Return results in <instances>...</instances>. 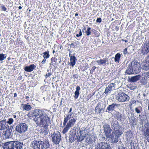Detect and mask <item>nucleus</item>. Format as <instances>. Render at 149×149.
I'll list each match as a JSON object with an SVG mask.
<instances>
[{
    "mask_svg": "<svg viewBox=\"0 0 149 149\" xmlns=\"http://www.w3.org/2000/svg\"><path fill=\"white\" fill-rule=\"evenodd\" d=\"M148 109L149 111V106H148Z\"/></svg>",
    "mask_w": 149,
    "mask_h": 149,
    "instance_id": "obj_60",
    "label": "nucleus"
},
{
    "mask_svg": "<svg viewBox=\"0 0 149 149\" xmlns=\"http://www.w3.org/2000/svg\"><path fill=\"white\" fill-rule=\"evenodd\" d=\"M141 67L142 69L146 70L149 69V61L147 60H143L141 63Z\"/></svg>",
    "mask_w": 149,
    "mask_h": 149,
    "instance_id": "obj_12",
    "label": "nucleus"
},
{
    "mask_svg": "<svg viewBox=\"0 0 149 149\" xmlns=\"http://www.w3.org/2000/svg\"><path fill=\"white\" fill-rule=\"evenodd\" d=\"M91 28L90 27H88L87 29V30L85 32L87 36H89L91 34V32L90 30Z\"/></svg>",
    "mask_w": 149,
    "mask_h": 149,
    "instance_id": "obj_35",
    "label": "nucleus"
},
{
    "mask_svg": "<svg viewBox=\"0 0 149 149\" xmlns=\"http://www.w3.org/2000/svg\"><path fill=\"white\" fill-rule=\"evenodd\" d=\"M1 8L2 10H3L4 11H6L7 8L5 7V6H4L2 5L1 6Z\"/></svg>",
    "mask_w": 149,
    "mask_h": 149,
    "instance_id": "obj_43",
    "label": "nucleus"
},
{
    "mask_svg": "<svg viewBox=\"0 0 149 149\" xmlns=\"http://www.w3.org/2000/svg\"><path fill=\"white\" fill-rule=\"evenodd\" d=\"M5 54H0V60L3 61L6 58V56H5Z\"/></svg>",
    "mask_w": 149,
    "mask_h": 149,
    "instance_id": "obj_36",
    "label": "nucleus"
},
{
    "mask_svg": "<svg viewBox=\"0 0 149 149\" xmlns=\"http://www.w3.org/2000/svg\"><path fill=\"white\" fill-rule=\"evenodd\" d=\"M77 60L74 56H71L70 58V65L73 67L75 64L76 61Z\"/></svg>",
    "mask_w": 149,
    "mask_h": 149,
    "instance_id": "obj_22",
    "label": "nucleus"
},
{
    "mask_svg": "<svg viewBox=\"0 0 149 149\" xmlns=\"http://www.w3.org/2000/svg\"><path fill=\"white\" fill-rule=\"evenodd\" d=\"M125 42H127V40H123Z\"/></svg>",
    "mask_w": 149,
    "mask_h": 149,
    "instance_id": "obj_58",
    "label": "nucleus"
},
{
    "mask_svg": "<svg viewBox=\"0 0 149 149\" xmlns=\"http://www.w3.org/2000/svg\"><path fill=\"white\" fill-rule=\"evenodd\" d=\"M28 126L25 123H20L16 126V131L18 132L21 133L27 131Z\"/></svg>",
    "mask_w": 149,
    "mask_h": 149,
    "instance_id": "obj_6",
    "label": "nucleus"
},
{
    "mask_svg": "<svg viewBox=\"0 0 149 149\" xmlns=\"http://www.w3.org/2000/svg\"><path fill=\"white\" fill-rule=\"evenodd\" d=\"M144 131V134L148 142H149V127L146 128Z\"/></svg>",
    "mask_w": 149,
    "mask_h": 149,
    "instance_id": "obj_26",
    "label": "nucleus"
},
{
    "mask_svg": "<svg viewBox=\"0 0 149 149\" xmlns=\"http://www.w3.org/2000/svg\"><path fill=\"white\" fill-rule=\"evenodd\" d=\"M86 30V28H85V27H84V29H83L82 30V31L83 32H84V31L85 30Z\"/></svg>",
    "mask_w": 149,
    "mask_h": 149,
    "instance_id": "obj_52",
    "label": "nucleus"
},
{
    "mask_svg": "<svg viewBox=\"0 0 149 149\" xmlns=\"http://www.w3.org/2000/svg\"><path fill=\"white\" fill-rule=\"evenodd\" d=\"M54 52H55V51H54V50H53V53H54Z\"/></svg>",
    "mask_w": 149,
    "mask_h": 149,
    "instance_id": "obj_59",
    "label": "nucleus"
},
{
    "mask_svg": "<svg viewBox=\"0 0 149 149\" xmlns=\"http://www.w3.org/2000/svg\"><path fill=\"white\" fill-rule=\"evenodd\" d=\"M81 132V131L80 130V132Z\"/></svg>",
    "mask_w": 149,
    "mask_h": 149,
    "instance_id": "obj_63",
    "label": "nucleus"
},
{
    "mask_svg": "<svg viewBox=\"0 0 149 149\" xmlns=\"http://www.w3.org/2000/svg\"><path fill=\"white\" fill-rule=\"evenodd\" d=\"M75 16H78V13H76V14H75Z\"/></svg>",
    "mask_w": 149,
    "mask_h": 149,
    "instance_id": "obj_54",
    "label": "nucleus"
},
{
    "mask_svg": "<svg viewBox=\"0 0 149 149\" xmlns=\"http://www.w3.org/2000/svg\"><path fill=\"white\" fill-rule=\"evenodd\" d=\"M96 62L99 65H108L109 64L108 61V59L107 58L100 59V60H97L96 61Z\"/></svg>",
    "mask_w": 149,
    "mask_h": 149,
    "instance_id": "obj_15",
    "label": "nucleus"
},
{
    "mask_svg": "<svg viewBox=\"0 0 149 149\" xmlns=\"http://www.w3.org/2000/svg\"><path fill=\"white\" fill-rule=\"evenodd\" d=\"M22 107L23 110H26V111H28L31 110L32 107L31 105L27 104H22Z\"/></svg>",
    "mask_w": 149,
    "mask_h": 149,
    "instance_id": "obj_21",
    "label": "nucleus"
},
{
    "mask_svg": "<svg viewBox=\"0 0 149 149\" xmlns=\"http://www.w3.org/2000/svg\"><path fill=\"white\" fill-rule=\"evenodd\" d=\"M130 99V97L127 95L123 92L119 93L116 97L117 100L120 102L127 101Z\"/></svg>",
    "mask_w": 149,
    "mask_h": 149,
    "instance_id": "obj_5",
    "label": "nucleus"
},
{
    "mask_svg": "<svg viewBox=\"0 0 149 149\" xmlns=\"http://www.w3.org/2000/svg\"><path fill=\"white\" fill-rule=\"evenodd\" d=\"M86 141L88 144L91 143L93 141L91 137L89 135H87L86 139Z\"/></svg>",
    "mask_w": 149,
    "mask_h": 149,
    "instance_id": "obj_32",
    "label": "nucleus"
},
{
    "mask_svg": "<svg viewBox=\"0 0 149 149\" xmlns=\"http://www.w3.org/2000/svg\"><path fill=\"white\" fill-rule=\"evenodd\" d=\"M135 102V101L134 100H133L132 101V102L131 104V106Z\"/></svg>",
    "mask_w": 149,
    "mask_h": 149,
    "instance_id": "obj_48",
    "label": "nucleus"
},
{
    "mask_svg": "<svg viewBox=\"0 0 149 149\" xmlns=\"http://www.w3.org/2000/svg\"><path fill=\"white\" fill-rule=\"evenodd\" d=\"M11 133L9 130H7L5 131L4 134L6 139L10 138L11 136Z\"/></svg>",
    "mask_w": 149,
    "mask_h": 149,
    "instance_id": "obj_25",
    "label": "nucleus"
},
{
    "mask_svg": "<svg viewBox=\"0 0 149 149\" xmlns=\"http://www.w3.org/2000/svg\"><path fill=\"white\" fill-rule=\"evenodd\" d=\"M72 108H71L70 109V110L69 111V113H70L72 111Z\"/></svg>",
    "mask_w": 149,
    "mask_h": 149,
    "instance_id": "obj_51",
    "label": "nucleus"
},
{
    "mask_svg": "<svg viewBox=\"0 0 149 149\" xmlns=\"http://www.w3.org/2000/svg\"><path fill=\"white\" fill-rule=\"evenodd\" d=\"M13 119L12 118H9L8 119V121L7 122V123L9 125H11L13 123Z\"/></svg>",
    "mask_w": 149,
    "mask_h": 149,
    "instance_id": "obj_37",
    "label": "nucleus"
},
{
    "mask_svg": "<svg viewBox=\"0 0 149 149\" xmlns=\"http://www.w3.org/2000/svg\"><path fill=\"white\" fill-rule=\"evenodd\" d=\"M16 149H20L22 147L23 143L19 141H16Z\"/></svg>",
    "mask_w": 149,
    "mask_h": 149,
    "instance_id": "obj_31",
    "label": "nucleus"
},
{
    "mask_svg": "<svg viewBox=\"0 0 149 149\" xmlns=\"http://www.w3.org/2000/svg\"><path fill=\"white\" fill-rule=\"evenodd\" d=\"M52 138V141L56 144H58L61 140V136L60 133L58 132H54L51 135Z\"/></svg>",
    "mask_w": 149,
    "mask_h": 149,
    "instance_id": "obj_7",
    "label": "nucleus"
},
{
    "mask_svg": "<svg viewBox=\"0 0 149 149\" xmlns=\"http://www.w3.org/2000/svg\"><path fill=\"white\" fill-rule=\"evenodd\" d=\"M75 116L74 114L72 113L68 114L65 117L63 123V125H65L68 120H69L63 130V134L67 132L71 127H73L75 125L77 120V118Z\"/></svg>",
    "mask_w": 149,
    "mask_h": 149,
    "instance_id": "obj_2",
    "label": "nucleus"
},
{
    "mask_svg": "<svg viewBox=\"0 0 149 149\" xmlns=\"http://www.w3.org/2000/svg\"><path fill=\"white\" fill-rule=\"evenodd\" d=\"M74 44H75V46H76L77 47H78L79 46V42L77 41L75 42Z\"/></svg>",
    "mask_w": 149,
    "mask_h": 149,
    "instance_id": "obj_46",
    "label": "nucleus"
},
{
    "mask_svg": "<svg viewBox=\"0 0 149 149\" xmlns=\"http://www.w3.org/2000/svg\"><path fill=\"white\" fill-rule=\"evenodd\" d=\"M80 89V88L79 86H77L76 88V91L74 93L75 95L74 96V97L75 99H77L79 96V91Z\"/></svg>",
    "mask_w": 149,
    "mask_h": 149,
    "instance_id": "obj_27",
    "label": "nucleus"
},
{
    "mask_svg": "<svg viewBox=\"0 0 149 149\" xmlns=\"http://www.w3.org/2000/svg\"><path fill=\"white\" fill-rule=\"evenodd\" d=\"M22 78V77H18V79H20L21 78Z\"/></svg>",
    "mask_w": 149,
    "mask_h": 149,
    "instance_id": "obj_55",
    "label": "nucleus"
},
{
    "mask_svg": "<svg viewBox=\"0 0 149 149\" xmlns=\"http://www.w3.org/2000/svg\"><path fill=\"white\" fill-rule=\"evenodd\" d=\"M19 9L21 10L22 8V7L21 6H19L18 7Z\"/></svg>",
    "mask_w": 149,
    "mask_h": 149,
    "instance_id": "obj_53",
    "label": "nucleus"
},
{
    "mask_svg": "<svg viewBox=\"0 0 149 149\" xmlns=\"http://www.w3.org/2000/svg\"><path fill=\"white\" fill-rule=\"evenodd\" d=\"M46 59L45 58H44L43 60L42 61V64H44L46 62Z\"/></svg>",
    "mask_w": 149,
    "mask_h": 149,
    "instance_id": "obj_47",
    "label": "nucleus"
},
{
    "mask_svg": "<svg viewBox=\"0 0 149 149\" xmlns=\"http://www.w3.org/2000/svg\"><path fill=\"white\" fill-rule=\"evenodd\" d=\"M36 66L33 64L30 65L29 66H26L24 68V70L27 72H30L36 68Z\"/></svg>",
    "mask_w": 149,
    "mask_h": 149,
    "instance_id": "obj_19",
    "label": "nucleus"
},
{
    "mask_svg": "<svg viewBox=\"0 0 149 149\" xmlns=\"http://www.w3.org/2000/svg\"><path fill=\"white\" fill-rule=\"evenodd\" d=\"M102 21V19L100 18H98L96 20V22H97L100 23Z\"/></svg>",
    "mask_w": 149,
    "mask_h": 149,
    "instance_id": "obj_44",
    "label": "nucleus"
},
{
    "mask_svg": "<svg viewBox=\"0 0 149 149\" xmlns=\"http://www.w3.org/2000/svg\"><path fill=\"white\" fill-rule=\"evenodd\" d=\"M104 132L106 137L111 134L112 130L110 128V126L107 124H105L103 126Z\"/></svg>",
    "mask_w": 149,
    "mask_h": 149,
    "instance_id": "obj_13",
    "label": "nucleus"
},
{
    "mask_svg": "<svg viewBox=\"0 0 149 149\" xmlns=\"http://www.w3.org/2000/svg\"><path fill=\"white\" fill-rule=\"evenodd\" d=\"M110 142L113 143H115L118 141V136L115 134L114 132L107 137Z\"/></svg>",
    "mask_w": 149,
    "mask_h": 149,
    "instance_id": "obj_9",
    "label": "nucleus"
},
{
    "mask_svg": "<svg viewBox=\"0 0 149 149\" xmlns=\"http://www.w3.org/2000/svg\"><path fill=\"white\" fill-rule=\"evenodd\" d=\"M52 73L51 72L48 73V74H46L45 76V77L47 78L48 77H49V76L52 75Z\"/></svg>",
    "mask_w": 149,
    "mask_h": 149,
    "instance_id": "obj_42",
    "label": "nucleus"
},
{
    "mask_svg": "<svg viewBox=\"0 0 149 149\" xmlns=\"http://www.w3.org/2000/svg\"><path fill=\"white\" fill-rule=\"evenodd\" d=\"M8 126L6 120H1L0 121V130H2L7 129Z\"/></svg>",
    "mask_w": 149,
    "mask_h": 149,
    "instance_id": "obj_14",
    "label": "nucleus"
},
{
    "mask_svg": "<svg viewBox=\"0 0 149 149\" xmlns=\"http://www.w3.org/2000/svg\"><path fill=\"white\" fill-rule=\"evenodd\" d=\"M85 137L84 136L81 135V134L80 135L76 136L75 139L78 142H81L84 139Z\"/></svg>",
    "mask_w": 149,
    "mask_h": 149,
    "instance_id": "obj_29",
    "label": "nucleus"
},
{
    "mask_svg": "<svg viewBox=\"0 0 149 149\" xmlns=\"http://www.w3.org/2000/svg\"><path fill=\"white\" fill-rule=\"evenodd\" d=\"M127 48H125L124 49L123 51L124 54H126L127 53Z\"/></svg>",
    "mask_w": 149,
    "mask_h": 149,
    "instance_id": "obj_45",
    "label": "nucleus"
},
{
    "mask_svg": "<svg viewBox=\"0 0 149 149\" xmlns=\"http://www.w3.org/2000/svg\"><path fill=\"white\" fill-rule=\"evenodd\" d=\"M74 44H73V43H72L71 44V46H74Z\"/></svg>",
    "mask_w": 149,
    "mask_h": 149,
    "instance_id": "obj_57",
    "label": "nucleus"
},
{
    "mask_svg": "<svg viewBox=\"0 0 149 149\" xmlns=\"http://www.w3.org/2000/svg\"><path fill=\"white\" fill-rule=\"evenodd\" d=\"M28 117H32L38 126L46 129L50 123V118L44 111L40 109L33 110L27 114Z\"/></svg>",
    "mask_w": 149,
    "mask_h": 149,
    "instance_id": "obj_1",
    "label": "nucleus"
},
{
    "mask_svg": "<svg viewBox=\"0 0 149 149\" xmlns=\"http://www.w3.org/2000/svg\"><path fill=\"white\" fill-rule=\"evenodd\" d=\"M118 123L116 121L112 122L111 123V127L116 133L117 131H118L119 129V125Z\"/></svg>",
    "mask_w": 149,
    "mask_h": 149,
    "instance_id": "obj_16",
    "label": "nucleus"
},
{
    "mask_svg": "<svg viewBox=\"0 0 149 149\" xmlns=\"http://www.w3.org/2000/svg\"><path fill=\"white\" fill-rule=\"evenodd\" d=\"M101 104L100 103H98L95 108V111L96 113H100L101 112H103L102 108H101Z\"/></svg>",
    "mask_w": 149,
    "mask_h": 149,
    "instance_id": "obj_20",
    "label": "nucleus"
},
{
    "mask_svg": "<svg viewBox=\"0 0 149 149\" xmlns=\"http://www.w3.org/2000/svg\"><path fill=\"white\" fill-rule=\"evenodd\" d=\"M49 51H47L46 52H45L43 53V56L44 58H47L49 57Z\"/></svg>",
    "mask_w": 149,
    "mask_h": 149,
    "instance_id": "obj_33",
    "label": "nucleus"
},
{
    "mask_svg": "<svg viewBox=\"0 0 149 149\" xmlns=\"http://www.w3.org/2000/svg\"><path fill=\"white\" fill-rule=\"evenodd\" d=\"M3 146L4 149H14L12 141L6 142Z\"/></svg>",
    "mask_w": 149,
    "mask_h": 149,
    "instance_id": "obj_17",
    "label": "nucleus"
},
{
    "mask_svg": "<svg viewBox=\"0 0 149 149\" xmlns=\"http://www.w3.org/2000/svg\"><path fill=\"white\" fill-rule=\"evenodd\" d=\"M31 146L34 149H43L48 148L49 144L47 140L45 139L44 141L34 140L33 141Z\"/></svg>",
    "mask_w": 149,
    "mask_h": 149,
    "instance_id": "obj_4",
    "label": "nucleus"
},
{
    "mask_svg": "<svg viewBox=\"0 0 149 149\" xmlns=\"http://www.w3.org/2000/svg\"><path fill=\"white\" fill-rule=\"evenodd\" d=\"M149 52V46L148 45H145L143 48L141 52L143 54H147Z\"/></svg>",
    "mask_w": 149,
    "mask_h": 149,
    "instance_id": "obj_24",
    "label": "nucleus"
},
{
    "mask_svg": "<svg viewBox=\"0 0 149 149\" xmlns=\"http://www.w3.org/2000/svg\"><path fill=\"white\" fill-rule=\"evenodd\" d=\"M13 148H14V149H16V141H12Z\"/></svg>",
    "mask_w": 149,
    "mask_h": 149,
    "instance_id": "obj_40",
    "label": "nucleus"
},
{
    "mask_svg": "<svg viewBox=\"0 0 149 149\" xmlns=\"http://www.w3.org/2000/svg\"><path fill=\"white\" fill-rule=\"evenodd\" d=\"M148 57L149 58V55H148Z\"/></svg>",
    "mask_w": 149,
    "mask_h": 149,
    "instance_id": "obj_62",
    "label": "nucleus"
},
{
    "mask_svg": "<svg viewBox=\"0 0 149 149\" xmlns=\"http://www.w3.org/2000/svg\"><path fill=\"white\" fill-rule=\"evenodd\" d=\"M129 87L130 89L131 90H134L136 88L137 86L135 85L132 86V85H130Z\"/></svg>",
    "mask_w": 149,
    "mask_h": 149,
    "instance_id": "obj_39",
    "label": "nucleus"
},
{
    "mask_svg": "<svg viewBox=\"0 0 149 149\" xmlns=\"http://www.w3.org/2000/svg\"><path fill=\"white\" fill-rule=\"evenodd\" d=\"M54 58H52L51 59V62L50 63V65H52L54 66L55 65H56V62L55 61H54Z\"/></svg>",
    "mask_w": 149,
    "mask_h": 149,
    "instance_id": "obj_38",
    "label": "nucleus"
},
{
    "mask_svg": "<svg viewBox=\"0 0 149 149\" xmlns=\"http://www.w3.org/2000/svg\"><path fill=\"white\" fill-rule=\"evenodd\" d=\"M120 105V104H116L114 103H113L109 105L106 110V111L109 113L110 112L113 111L116 108L119 107Z\"/></svg>",
    "mask_w": 149,
    "mask_h": 149,
    "instance_id": "obj_11",
    "label": "nucleus"
},
{
    "mask_svg": "<svg viewBox=\"0 0 149 149\" xmlns=\"http://www.w3.org/2000/svg\"><path fill=\"white\" fill-rule=\"evenodd\" d=\"M121 57V55L119 53H117L115 56L114 58L115 61L118 63Z\"/></svg>",
    "mask_w": 149,
    "mask_h": 149,
    "instance_id": "obj_30",
    "label": "nucleus"
},
{
    "mask_svg": "<svg viewBox=\"0 0 149 149\" xmlns=\"http://www.w3.org/2000/svg\"><path fill=\"white\" fill-rule=\"evenodd\" d=\"M79 34H77L76 35V36L77 37L81 36L82 35V33L81 30L80 29H79Z\"/></svg>",
    "mask_w": 149,
    "mask_h": 149,
    "instance_id": "obj_41",
    "label": "nucleus"
},
{
    "mask_svg": "<svg viewBox=\"0 0 149 149\" xmlns=\"http://www.w3.org/2000/svg\"><path fill=\"white\" fill-rule=\"evenodd\" d=\"M13 116L14 118H15L16 117V116L15 115H13Z\"/></svg>",
    "mask_w": 149,
    "mask_h": 149,
    "instance_id": "obj_56",
    "label": "nucleus"
},
{
    "mask_svg": "<svg viewBox=\"0 0 149 149\" xmlns=\"http://www.w3.org/2000/svg\"><path fill=\"white\" fill-rule=\"evenodd\" d=\"M17 96V93H15L14 94V97H16V96Z\"/></svg>",
    "mask_w": 149,
    "mask_h": 149,
    "instance_id": "obj_50",
    "label": "nucleus"
},
{
    "mask_svg": "<svg viewBox=\"0 0 149 149\" xmlns=\"http://www.w3.org/2000/svg\"><path fill=\"white\" fill-rule=\"evenodd\" d=\"M143 95H144V96H146V94H143Z\"/></svg>",
    "mask_w": 149,
    "mask_h": 149,
    "instance_id": "obj_61",
    "label": "nucleus"
},
{
    "mask_svg": "<svg viewBox=\"0 0 149 149\" xmlns=\"http://www.w3.org/2000/svg\"><path fill=\"white\" fill-rule=\"evenodd\" d=\"M110 145L105 142L99 143L95 146V149H111Z\"/></svg>",
    "mask_w": 149,
    "mask_h": 149,
    "instance_id": "obj_8",
    "label": "nucleus"
},
{
    "mask_svg": "<svg viewBox=\"0 0 149 149\" xmlns=\"http://www.w3.org/2000/svg\"><path fill=\"white\" fill-rule=\"evenodd\" d=\"M141 108L140 107H136L135 109V110L136 112L137 113H140L141 112Z\"/></svg>",
    "mask_w": 149,
    "mask_h": 149,
    "instance_id": "obj_34",
    "label": "nucleus"
},
{
    "mask_svg": "<svg viewBox=\"0 0 149 149\" xmlns=\"http://www.w3.org/2000/svg\"><path fill=\"white\" fill-rule=\"evenodd\" d=\"M141 77V76L139 75L132 77L130 78V81L133 82H136L140 79Z\"/></svg>",
    "mask_w": 149,
    "mask_h": 149,
    "instance_id": "obj_23",
    "label": "nucleus"
},
{
    "mask_svg": "<svg viewBox=\"0 0 149 149\" xmlns=\"http://www.w3.org/2000/svg\"><path fill=\"white\" fill-rule=\"evenodd\" d=\"M149 77V72H145L141 75V81L143 83L146 84V81Z\"/></svg>",
    "mask_w": 149,
    "mask_h": 149,
    "instance_id": "obj_18",
    "label": "nucleus"
},
{
    "mask_svg": "<svg viewBox=\"0 0 149 149\" xmlns=\"http://www.w3.org/2000/svg\"><path fill=\"white\" fill-rule=\"evenodd\" d=\"M115 84L114 83H111L107 87L105 90L104 92L105 94L107 95L111 93V91L115 89Z\"/></svg>",
    "mask_w": 149,
    "mask_h": 149,
    "instance_id": "obj_10",
    "label": "nucleus"
},
{
    "mask_svg": "<svg viewBox=\"0 0 149 149\" xmlns=\"http://www.w3.org/2000/svg\"><path fill=\"white\" fill-rule=\"evenodd\" d=\"M114 116L118 120H121L122 118V114L118 112H116L114 114Z\"/></svg>",
    "mask_w": 149,
    "mask_h": 149,
    "instance_id": "obj_28",
    "label": "nucleus"
},
{
    "mask_svg": "<svg viewBox=\"0 0 149 149\" xmlns=\"http://www.w3.org/2000/svg\"><path fill=\"white\" fill-rule=\"evenodd\" d=\"M139 116H140V115H139Z\"/></svg>",
    "mask_w": 149,
    "mask_h": 149,
    "instance_id": "obj_64",
    "label": "nucleus"
},
{
    "mask_svg": "<svg viewBox=\"0 0 149 149\" xmlns=\"http://www.w3.org/2000/svg\"><path fill=\"white\" fill-rule=\"evenodd\" d=\"M26 98L28 100L29 98V97L28 96H26Z\"/></svg>",
    "mask_w": 149,
    "mask_h": 149,
    "instance_id": "obj_49",
    "label": "nucleus"
},
{
    "mask_svg": "<svg viewBox=\"0 0 149 149\" xmlns=\"http://www.w3.org/2000/svg\"><path fill=\"white\" fill-rule=\"evenodd\" d=\"M127 69L125 72V74H136L140 72V70L139 68L136 63L131 62H128L126 63Z\"/></svg>",
    "mask_w": 149,
    "mask_h": 149,
    "instance_id": "obj_3",
    "label": "nucleus"
}]
</instances>
